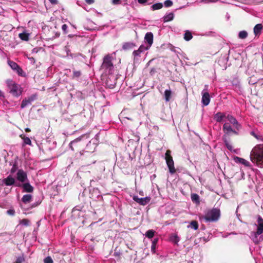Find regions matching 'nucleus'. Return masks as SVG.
<instances>
[{
    "label": "nucleus",
    "mask_w": 263,
    "mask_h": 263,
    "mask_svg": "<svg viewBox=\"0 0 263 263\" xmlns=\"http://www.w3.org/2000/svg\"><path fill=\"white\" fill-rule=\"evenodd\" d=\"M44 263H53L52 259L51 257H46L44 260Z\"/></svg>",
    "instance_id": "nucleus-45"
},
{
    "label": "nucleus",
    "mask_w": 263,
    "mask_h": 263,
    "mask_svg": "<svg viewBox=\"0 0 263 263\" xmlns=\"http://www.w3.org/2000/svg\"><path fill=\"white\" fill-rule=\"evenodd\" d=\"M227 114L221 112H217L215 115L214 119L217 122H221L224 118H226Z\"/></svg>",
    "instance_id": "nucleus-17"
},
{
    "label": "nucleus",
    "mask_w": 263,
    "mask_h": 263,
    "mask_svg": "<svg viewBox=\"0 0 263 263\" xmlns=\"http://www.w3.org/2000/svg\"><path fill=\"white\" fill-rule=\"evenodd\" d=\"M15 183V179L11 175L2 180V184H4L7 186H10Z\"/></svg>",
    "instance_id": "nucleus-14"
},
{
    "label": "nucleus",
    "mask_w": 263,
    "mask_h": 263,
    "mask_svg": "<svg viewBox=\"0 0 263 263\" xmlns=\"http://www.w3.org/2000/svg\"><path fill=\"white\" fill-rule=\"evenodd\" d=\"M188 227H191L193 228L195 230H197L198 229V223L196 221H192L190 223V225L188 226Z\"/></svg>",
    "instance_id": "nucleus-33"
},
{
    "label": "nucleus",
    "mask_w": 263,
    "mask_h": 263,
    "mask_svg": "<svg viewBox=\"0 0 263 263\" xmlns=\"http://www.w3.org/2000/svg\"><path fill=\"white\" fill-rule=\"evenodd\" d=\"M60 33H56V35H57V36H58V37L60 36Z\"/></svg>",
    "instance_id": "nucleus-64"
},
{
    "label": "nucleus",
    "mask_w": 263,
    "mask_h": 263,
    "mask_svg": "<svg viewBox=\"0 0 263 263\" xmlns=\"http://www.w3.org/2000/svg\"><path fill=\"white\" fill-rule=\"evenodd\" d=\"M8 63L10 67L14 70H15L19 67L18 65L16 63L12 61L8 60Z\"/></svg>",
    "instance_id": "nucleus-27"
},
{
    "label": "nucleus",
    "mask_w": 263,
    "mask_h": 263,
    "mask_svg": "<svg viewBox=\"0 0 263 263\" xmlns=\"http://www.w3.org/2000/svg\"><path fill=\"white\" fill-rule=\"evenodd\" d=\"M223 130L226 134H229L231 133H232L235 135H238V132L235 129H233L230 123L228 122H225L224 123L223 125Z\"/></svg>",
    "instance_id": "nucleus-13"
},
{
    "label": "nucleus",
    "mask_w": 263,
    "mask_h": 263,
    "mask_svg": "<svg viewBox=\"0 0 263 263\" xmlns=\"http://www.w3.org/2000/svg\"><path fill=\"white\" fill-rule=\"evenodd\" d=\"M208 85H205V88L202 92V103L204 106L209 105L210 102V95L208 91Z\"/></svg>",
    "instance_id": "nucleus-7"
},
{
    "label": "nucleus",
    "mask_w": 263,
    "mask_h": 263,
    "mask_svg": "<svg viewBox=\"0 0 263 263\" xmlns=\"http://www.w3.org/2000/svg\"><path fill=\"white\" fill-rule=\"evenodd\" d=\"M121 2V0H112V4L114 5H119Z\"/></svg>",
    "instance_id": "nucleus-51"
},
{
    "label": "nucleus",
    "mask_w": 263,
    "mask_h": 263,
    "mask_svg": "<svg viewBox=\"0 0 263 263\" xmlns=\"http://www.w3.org/2000/svg\"><path fill=\"white\" fill-rule=\"evenodd\" d=\"M17 74L20 76H25V73L23 69L19 66L18 68L15 70Z\"/></svg>",
    "instance_id": "nucleus-42"
},
{
    "label": "nucleus",
    "mask_w": 263,
    "mask_h": 263,
    "mask_svg": "<svg viewBox=\"0 0 263 263\" xmlns=\"http://www.w3.org/2000/svg\"><path fill=\"white\" fill-rule=\"evenodd\" d=\"M133 199L140 205H145L150 202L151 197L147 196L144 198H139L137 196L135 195L133 196Z\"/></svg>",
    "instance_id": "nucleus-9"
},
{
    "label": "nucleus",
    "mask_w": 263,
    "mask_h": 263,
    "mask_svg": "<svg viewBox=\"0 0 263 263\" xmlns=\"http://www.w3.org/2000/svg\"><path fill=\"white\" fill-rule=\"evenodd\" d=\"M10 92L14 97H19L22 92V89L21 86L15 83L11 80H8L6 81Z\"/></svg>",
    "instance_id": "nucleus-4"
},
{
    "label": "nucleus",
    "mask_w": 263,
    "mask_h": 263,
    "mask_svg": "<svg viewBox=\"0 0 263 263\" xmlns=\"http://www.w3.org/2000/svg\"><path fill=\"white\" fill-rule=\"evenodd\" d=\"M141 53H142L141 51L139 49H138L133 51V55L134 56L135 59L136 57H140Z\"/></svg>",
    "instance_id": "nucleus-43"
},
{
    "label": "nucleus",
    "mask_w": 263,
    "mask_h": 263,
    "mask_svg": "<svg viewBox=\"0 0 263 263\" xmlns=\"http://www.w3.org/2000/svg\"><path fill=\"white\" fill-rule=\"evenodd\" d=\"M17 179L22 182H24L27 179V174L22 170H19L17 173Z\"/></svg>",
    "instance_id": "nucleus-15"
},
{
    "label": "nucleus",
    "mask_w": 263,
    "mask_h": 263,
    "mask_svg": "<svg viewBox=\"0 0 263 263\" xmlns=\"http://www.w3.org/2000/svg\"><path fill=\"white\" fill-rule=\"evenodd\" d=\"M223 130L226 134H229L231 133H232L235 135H238V132L235 129H233L230 123L228 122H225L224 123L223 125Z\"/></svg>",
    "instance_id": "nucleus-11"
},
{
    "label": "nucleus",
    "mask_w": 263,
    "mask_h": 263,
    "mask_svg": "<svg viewBox=\"0 0 263 263\" xmlns=\"http://www.w3.org/2000/svg\"><path fill=\"white\" fill-rule=\"evenodd\" d=\"M250 134L255 138L256 139L260 141H263V136L260 134L255 132L254 131H251Z\"/></svg>",
    "instance_id": "nucleus-26"
},
{
    "label": "nucleus",
    "mask_w": 263,
    "mask_h": 263,
    "mask_svg": "<svg viewBox=\"0 0 263 263\" xmlns=\"http://www.w3.org/2000/svg\"><path fill=\"white\" fill-rule=\"evenodd\" d=\"M220 215V211L219 209L213 208L212 210H208L204 215L199 216L200 220H203L205 222L217 221Z\"/></svg>",
    "instance_id": "nucleus-2"
},
{
    "label": "nucleus",
    "mask_w": 263,
    "mask_h": 263,
    "mask_svg": "<svg viewBox=\"0 0 263 263\" xmlns=\"http://www.w3.org/2000/svg\"><path fill=\"white\" fill-rule=\"evenodd\" d=\"M37 98V95L35 94L32 95L28 98H25L24 99L21 103V108H24L27 105H29L31 104V103L35 100Z\"/></svg>",
    "instance_id": "nucleus-10"
},
{
    "label": "nucleus",
    "mask_w": 263,
    "mask_h": 263,
    "mask_svg": "<svg viewBox=\"0 0 263 263\" xmlns=\"http://www.w3.org/2000/svg\"><path fill=\"white\" fill-rule=\"evenodd\" d=\"M158 238H155L153 241H152V244L153 245H156L157 243H158Z\"/></svg>",
    "instance_id": "nucleus-55"
},
{
    "label": "nucleus",
    "mask_w": 263,
    "mask_h": 263,
    "mask_svg": "<svg viewBox=\"0 0 263 263\" xmlns=\"http://www.w3.org/2000/svg\"><path fill=\"white\" fill-rule=\"evenodd\" d=\"M29 220L27 219H23L22 220H21L20 221V224L25 226H28L29 225Z\"/></svg>",
    "instance_id": "nucleus-41"
},
{
    "label": "nucleus",
    "mask_w": 263,
    "mask_h": 263,
    "mask_svg": "<svg viewBox=\"0 0 263 263\" xmlns=\"http://www.w3.org/2000/svg\"><path fill=\"white\" fill-rule=\"evenodd\" d=\"M250 158L257 166L263 168V145L255 146L250 153Z\"/></svg>",
    "instance_id": "nucleus-1"
},
{
    "label": "nucleus",
    "mask_w": 263,
    "mask_h": 263,
    "mask_svg": "<svg viewBox=\"0 0 263 263\" xmlns=\"http://www.w3.org/2000/svg\"><path fill=\"white\" fill-rule=\"evenodd\" d=\"M234 161L236 163L242 164L244 165L245 166H247V167L250 166V162L243 158H240L237 156H235L234 157Z\"/></svg>",
    "instance_id": "nucleus-16"
},
{
    "label": "nucleus",
    "mask_w": 263,
    "mask_h": 263,
    "mask_svg": "<svg viewBox=\"0 0 263 263\" xmlns=\"http://www.w3.org/2000/svg\"><path fill=\"white\" fill-rule=\"evenodd\" d=\"M223 130L226 134H229L231 133H232L235 135H238V132L235 129H233L230 123L228 122H225L224 123L223 125Z\"/></svg>",
    "instance_id": "nucleus-12"
},
{
    "label": "nucleus",
    "mask_w": 263,
    "mask_h": 263,
    "mask_svg": "<svg viewBox=\"0 0 263 263\" xmlns=\"http://www.w3.org/2000/svg\"><path fill=\"white\" fill-rule=\"evenodd\" d=\"M25 131H26V132H30L31 130H30V128H25Z\"/></svg>",
    "instance_id": "nucleus-59"
},
{
    "label": "nucleus",
    "mask_w": 263,
    "mask_h": 263,
    "mask_svg": "<svg viewBox=\"0 0 263 263\" xmlns=\"http://www.w3.org/2000/svg\"><path fill=\"white\" fill-rule=\"evenodd\" d=\"M3 96V92L0 90V97Z\"/></svg>",
    "instance_id": "nucleus-60"
},
{
    "label": "nucleus",
    "mask_w": 263,
    "mask_h": 263,
    "mask_svg": "<svg viewBox=\"0 0 263 263\" xmlns=\"http://www.w3.org/2000/svg\"><path fill=\"white\" fill-rule=\"evenodd\" d=\"M255 232H256L255 235H259L262 234V233L263 232V228H262L261 224H259V226L257 228V231Z\"/></svg>",
    "instance_id": "nucleus-40"
},
{
    "label": "nucleus",
    "mask_w": 263,
    "mask_h": 263,
    "mask_svg": "<svg viewBox=\"0 0 263 263\" xmlns=\"http://www.w3.org/2000/svg\"><path fill=\"white\" fill-rule=\"evenodd\" d=\"M172 92L171 89H166L164 91V98L166 102L170 101Z\"/></svg>",
    "instance_id": "nucleus-22"
},
{
    "label": "nucleus",
    "mask_w": 263,
    "mask_h": 263,
    "mask_svg": "<svg viewBox=\"0 0 263 263\" xmlns=\"http://www.w3.org/2000/svg\"><path fill=\"white\" fill-rule=\"evenodd\" d=\"M23 142L25 144H27L31 145V141L29 138L27 137H24L23 138Z\"/></svg>",
    "instance_id": "nucleus-39"
},
{
    "label": "nucleus",
    "mask_w": 263,
    "mask_h": 263,
    "mask_svg": "<svg viewBox=\"0 0 263 263\" xmlns=\"http://www.w3.org/2000/svg\"><path fill=\"white\" fill-rule=\"evenodd\" d=\"M193 37L192 33L189 31H185L184 34V39L185 40L189 41L191 40Z\"/></svg>",
    "instance_id": "nucleus-31"
},
{
    "label": "nucleus",
    "mask_w": 263,
    "mask_h": 263,
    "mask_svg": "<svg viewBox=\"0 0 263 263\" xmlns=\"http://www.w3.org/2000/svg\"><path fill=\"white\" fill-rule=\"evenodd\" d=\"M191 198L193 202L197 204L200 203L199 196L197 194H192Z\"/></svg>",
    "instance_id": "nucleus-23"
},
{
    "label": "nucleus",
    "mask_w": 263,
    "mask_h": 263,
    "mask_svg": "<svg viewBox=\"0 0 263 263\" xmlns=\"http://www.w3.org/2000/svg\"><path fill=\"white\" fill-rule=\"evenodd\" d=\"M67 28H68V27H67V25H66V24H64L62 26V29L63 32H64V33H65V34L67 33Z\"/></svg>",
    "instance_id": "nucleus-47"
},
{
    "label": "nucleus",
    "mask_w": 263,
    "mask_h": 263,
    "mask_svg": "<svg viewBox=\"0 0 263 263\" xmlns=\"http://www.w3.org/2000/svg\"><path fill=\"white\" fill-rule=\"evenodd\" d=\"M226 119L229 122V123L232 124L234 127L239 130L241 128L240 124L238 123L237 119L232 115L228 114L226 115Z\"/></svg>",
    "instance_id": "nucleus-8"
},
{
    "label": "nucleus",
    "mask_w": 263,
    "mask_h": 263,
    "mask_svg": "<svg viewBox=\"0 0 263 263\" xmlns=\"http://www.w3.org/2000/svg\"><path fill=\"white\" fill-rule=\"evenodd\" d=\"M81 140L82 137H80L72 141L69 144L70 148L72 151L81 148L84 145V143L81 141Z\"/></svg>",
    "instance_id": "nucleus-6"
},
{
    "label": "nucleus",
    "mask_w": 263,
    "mask_h": 263,
    "mask_svg": "<svg viewBox=\"0 0 263 263\" xmlns=\"http://www.w3.org/2000/svg\"><path fill=\"white\" fill-rule=\"evenodd\" d=\"M150 48L149 46L146 45L145 46L144 45H141L138 49H139L142 53L144 52L145 51L148 50Z\"/></svg>",
    "instance_id": "nucleus-37"
},
{
    "label": "nucleus",
    "mask_w": 263,
    "mask_h": 263,
    "mask_svg": "<svg viewBox=\"0 0 263 263\" xmlns=\"http://www.w3.org/2000/svg\"><path fill=\"white\" fill-rule=\"evenodd\" d=\"M92 144L93 145L94 148H93V149L91 152V153L90 152H89L88 151H86L85 152H80V154L81 156H82L84 154V153L86 154V156H89L91 155V153H92L95 151V149L96 147V145L95 144L93 143Z\"/></svg>",
    "instance_id": "nucleus-36"
},
{
    "label": "nucleus",
    "mask_w": 263,
    "mask_h": 263,
    "mask_svg": "<svg viewBox=\"0 0 263 263\" xmlns=\"http://www.w3.org/2000/svg\"><path fill=\"white\" fill-rule=\"evenodd\" d=\"M224 143L225 144V145L226 146V147H227V148L232 151L233 150V146L231 144H230L229 141L226 140V139H224Z\"/></svg>",
    "instance_id": "nucleus-38"
},
{
    "label": "nucleus",
    "mask_w": 263,
    "mask_h": 263,
    "mask_svg": "<svg viewBox=\"0 0 263 263\" xmlns=\"http://www.w3.org/2000/svg\"><path fill=\"white\" fill-rule=\"evenodd\" d=\"M144 40L147 43V45L151 47L153 43V34L152 32H147L146 33Z\"/></svg>",
    "instance_id": "nucleus-18"
},
{
    "label": "nucleus",
    "mask_w": 263,
    "mask_h": 263,
    "mask_svg": "<svg viewBox=\"0 0 263 263\" xmlns=\"http://www.w3.org/2000/svg\"><path fill=\"white\" fill-rule=\"evenodd\" d=\"M112 60V57L110 54L105 55L103 58L101 69L106 74H111L114 71V66Z\"/></svg>",
    "instance_id": "nucleus-3"
},
{
    "label": "nucleus",
    "mask_w": 263,
    "mask_h": 263,
    "mask_svg": "<svg viewBox=\"0 0 263 263\" xmlns=\"http://www.w3.org/2000/svg\"><path fill=\"white\" fill-rule=\"evenodd\" d=\"M49 2L52 4H57L58 3V0H49Z\"/></svg>",
    "instance_id": "nucleus-56"
},
{
    "label": "nucleus",
    "mask_w": 263,
    "mask_h": 263,
    "mask_svg": "<svg viewBox=\"0 0 263 263\" xmlns=\"http://www.w3.org/2000/svg\"><path fill=\"white\" fill-rule=\"evenodd\" d=\"M91 145V143L89 142L88 144L86 145V149L89 150V147Z\"/></svg>",
    "instance_id": "nucleus-58"
},
{
    "label": "nucleus",
    "mask_w": 263,
    "mask_h": 263,
    "mask_svg": "<svg viewBox=\"0 0 263 263\" xmlns=\"http://www.w3.org/2000/svg\"><path fill=\"white\" fill-rule=\"evenodd\" d=\"M24 258L23 257L18 256L16 259L15 263H22L24 261Z\"/></svg>",
    "instance_id": "nucleus-46"
},
{
    "label": "nucleus",
    "mask_w": 263,
    "mask_h": 263,
    "mask_svg": "<svg viewBox=\"0 0 263 263\" xmlns=\"http://www.w3.org/2000/svg\"><path fill=\"white\" fill-rule=\"evenodd\" d=\"M257 222H258V225H259L260 223H261L262 222H263V219L261 217L259 216L258 218Z\"/></svg>",
    "instance_id": "nucleus-53"
},
{
    "label": "nucleus",
    "mask_w": 263,
    "mask_h": 263,
    "mask_svg": "<svg viewBox=\"0 0 263 263\" xmlns=\"http://www.w3.org/2000/svg\"><path fill=\"white\" fill-rule=\"evenodd\" d=\"M255 234H256L255 232H252L251 233V238L255 243H258L259 242V240L257 238L258 235Z\"/></svg>",
    "instance_id": "nucleus-30"
},
{
    "label": "nucleus",
    "mask_w": 263,
    "mask_h": 263,
    "mask_svg": "<svg viewBox=\"0 0 263 263\" xmlns=\"http://www.w3.org/2000/svg\"><path fill=\"white\" fill-rule=\"evenodd\" d=\"M155 231L153 230H148L146 233L145 236L148 238H152L155 234Z\"/></svg>",
    "instance_id": "nucleus-32"
},
{
    "label": "nucleus",
    "mask_w": 263,
    "mask_h": 263,
    "mask_svg": "<svg viewBox=\"0 0 263 263\" xmlns=\"http://www.w3.org/2000/svg\"><path fill=\"white\" fill-rule=\"evenodd\" d=\"M135 46V44L132 42H126L123 44L122 48L124 50H128L133 48Z\"/></svg>",
    "instance_id": "nucleus-20"
},
{
    "label": "nucleus",
    "mask_w": 263,
    "mask_h": 263,
    "mask_svg": "<svg viewBox=\"0 0 263 263\" xmlns=\"http://www.w3.org/2000/svg\"><path fill=\"white\" fill-rule=\"evenodd\" d=\"M31 198H32V196L31 195H30V194L24 195L22 198V201L24 203H29L30 202Z\"/></svg>",
    "instance_id": "nucleus-25"
},
{
    "label": "nucleus",
    "mask_w": 263,
    "mask_h": 263,
    "mask_svg": "<svg viewBox=\"0 0 263 263\" xmlns=\"http://www.w3.org/2000/svg\"><path fill=\"white\" fill-rule=\"evenodd\" d=\"M81 76V72L79 70H73L72 79L79 78Z\"/></svg>",
    "instance_id": "nucleus-35"
},
{
    "label": "nucleus",
    "mask_w": 263,
    "mask_h": 263,
    "mask_svg": "<svg viewBox=\"0 0 263 263\" xmlns=\"http://www.w3.org/2000/svg\"><path fill=\"white\" fill-rule=\"evenodd\" d=\"M147 1V0H138V2L140 3V4H144L145 3H146Z\"/></svg>",
    "instance_id": "nucleus-57"
},
{
    "label": "nucleus",
    "mask_w": 263,
    "mask_h": 263,
    "mask_svg": "<svg viewBox=\"0 0 263 263\" xmlns=\"http://www.w3.org/2000/svg\"><path fill=\"white\" fill-rule=\"evenodd\" d=\"M249 83H250V84H254V83H255V82H253V81H251H251H250V82H249Z\"/></svg>",
    "instance_id": "nucleus-61"
},
{
    "label": "nucleus",
    "mask_w": 263,
    "mask_h": 263,
    "mask_svg": "<svg viewBox=\"0 0 263 263\" xmlns=\"http://www.w3.org/2000/svg\"><path fill=\"white\" fill-rule=\"evenodd\" d=\"M29 34L26 32H23L19 34L20 38L25 41H27L29 40Z\"/></svg>",
    "instance_id": "nucleus-28"
},
{
    "label": "nucleus",
    "mask_w": 263,
    "mask_h": 263,
    "mask_svg": "<svg viewBox=\"0 0 263 263\" xmlns=\"http://www.w3.org/2000/svg\"><path fill=\"white\" fill-rule=\"evenodd\" d=\"M174 13L172 12H171L166 15H165L163 17V21L164 22H167L168 21H172L174 18Z\"/></svg>",
    "instance_id": "nucleus-24"
},
{
    "label": "nucleus",
    "mask_w": 263,
    "mask_h": 263,
    "mask_svg": "<svg viewBox=\"0 0 263 263\" xmlns=\"http://www.w3.org/2000/svg\"><path fill=\"white\" fill-rule=\"evenodd\" d=\"M164 5L166 7H170L173 5V2L171 0H166L164 1Z\"/></svg>",
    "instance_id": "nucleus-44"
},
{
    "label": "nucleus",
    "mask_w": 263,
    "mask_h": 263,
    "mask_svg": "<svg viewBox=\"0 0 263 263\" xmlns=\"http://www.w3.org/2000/svg\"><path fill=\"white\" fill-rule=\"evenodd\" d=\"M139 194H140V195H142V196H143V192H140Z\"/></svg>",
    "instance_id": "nucleus-63"
},
{
    "label": "nucleus",
    "mask_w": 263,
    "mask_h": 263,
    "mask_svg": "<svg viewBox=\"0 0 263 263\" xmlns=\"http://www.w3.org/2000/svg\"><path fill=\"white\" fill-rule=\"evenodd\" d=\"M249 83H250V84H254V83H255V82H253V81H251H251H250V82H249Z\"/></svg>",
    "instance_id": "nucleus-62"
},
{
    "label": "nucleus",
    "mask_w": 263,
    "mask_h": 263,
    "mask_svg": "<svg viewBox=\"0 0 263 263\" xmlns=\"http://www.w3.org/2000/svg\"><path fill=\"white\" fill-rule=\"evenodd\" d=\"M171 151L167 150L165 153V160L171 174H174L176 172L174 167V163L172 157L171 156Z\"/></svg>",
    "instance_id": "nucleus-5"
},
{
    "label": "nucleus",
    "mask_w": 263,
    "mask_h": 263,
    "mask_svg": "<svg viewBox=\"0 0 263 263\" xmlns=\"http://www.w3.org/2000/svg\"><path fill=\"white\" fill-rule=\"evenodd\" d=\"M17 169V165L14 164L13 165L12 168L11 169V172L12 173H14L16 171Z\"/></svg>",
    "instance_id": "nucleus-48"
},
{
    "label": "nucleus",
    "mask_w": 263,
    "mask_h": 263,
    "mask_svg": "<svg viewBox=\"0 0 263 263\" xmlns=\"http://www.w3.org/2000/svg\"><path fill=\"white\" fill-rule=\"evenodd\" d=\"M172 240L175 243H177L179 241V238L177 236L175 235L174 238H172Z\"/></svg>",
    "instance_id": "nucleus-49"
},
{
    "label": "nucleus",
    "mask_w": 263,
    "mask_h": 263,
    "mask_svg": "<svg viewBox=\"0 0 263 263\" xmlns=\"http://www.w3.org/2000/svg\"><path fill=\"white\" fill-rule=\"evenodd\" d=\"M262 29V26L261 24H257L255 26L253 29L254 33L255 35L259 34Z\"/></svg>",
    "instance_id": "nucleus-19"
},
{
    "label": "nucleus",
    "mask_w": 263,
    "mask_h": 263,
    "mask_svg": "<svg viewBox=\"0 0 263 263\" xmlns=\"http://www.w3.org/2000/svg\"><path fill=\"white\" fill-rule=\"evenodd\" d=\"M156 248V245L152 244L151 250L153 253H155Z\"/></svg>",
    "instance_id": "nucleus-52"
},
{
    "label": "nucleus",
    "mask_w": 263,
    "mask_h": 263,
    "mask_svg": "<svg viewBox=\"0 0 263 263\" xmlns=\"http://www.w3.org/2000/svg\"><path fill=\"white\" fill-rule=\"evenodd\" d=\"M248 36V33L246 31L243 30L239 32L238 36L240 39H246Z\"/></svg>",
    "instance_id": "nucleus-34"
},
{
    "label": "nucleus",
    "mask_w": 263,
    "mask_h": 263,
    "mask_svg": "<svg viewBox=\"0 0 263 263\" xmlns=\"http://www.w3.org/2000/svg\"><path fill=\"white\" fill-rule=\"evenodd\" d=\"M162 7H163L162 3H156L155 4H153L151 6V9L152 10H158V9L162 8Z\"/></svg>",
    "instance_id": "nucleus-29"
},
{
    "label": "nucleus",
    "mask_w": 263,
    "mask_h": 263,
    "mask_svg": "<svg viewBox=\"0 0 263 263\" xmlns=\"http://www.w3.org/2000/svg\"><path fill=\"white\" fill-rule=\"evenodd\" d=\"M23 189L26 192H32L33 190V187L29 183H25L23 184Z\"/></svg>",
    "instance_id": "nucleus-21"
},
{
    "label": "nucleus",
    "mask_w": 263,
    "mask_h": 263,
    "mask_svg": "<svg viewBox=\"0 0 263 263\" xmlns=\"http://www.w3.org/2000/svg\"><path fill=\"white\" fill-rule=\"evenodd\" d=\"M7 213L8 214L13 216L15 214V211L13 210H9L7 211Z\"/></svg>",
    "instance_id": "nucleus-50"
},
{
    "label": "nucleus",
    "mask_w": 263,
    "mask_h": 263,
    "mask_svg": "<svg viewBox=\"0 0 263 263\" xmlns=\"http://www.w3.org/2000/svg\"><path fill=\"white\" fill-rule=\"evenodd\" d=\"M85 2L88 4H93L94 2H95V0H85Z\"/></svg>",
    "instance_id": "nucleus-54"
}]
</instances>
